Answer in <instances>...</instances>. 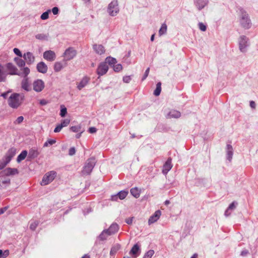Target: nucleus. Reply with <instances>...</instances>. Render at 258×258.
I'll use <instances>...</instances> for the list:
<instances>
[{
    "label": "nucleus",
    "instance_id": "nucleus-1",
    "mask_svg": "<svg viewBox=\"0 0 258 258\" xmlns=\"http://www.w3.org/2000/svg\"><path fill=\"white\" fill-rule=\"evenodd\" d=\"M24 99V94L16 93H13L8 100V104L11 107L16 109L21 105Z\"/></svg>",
    "mask_w": 258,
    "mask_h": 258
},
{
    "label": "nucleus",
    "instance_id": "nucleus-2",
    "mask_svg": "<svg viewBox=\"0 0 258 258\" xmlns=\"http://www.w3.org/2000/svg\"><path fill=\"white\" fill-rule=\"evenodd\" d=\"M240 11L241 13L240 23L241 26L245 29L250 28L251 26V23L248 15L242 9H241Z\"/></svg>",
    "mask_w": 258,
    "mask_h": 258
},
{
    "label": "nucleus",
    "instance_id": "nucleus-3",
    "mask_svg": "<svg viewBox=\"0 0 258 258\" xmlns=\"http://www.w3.org/2000/svg\"><path fill=\"white\" fill-rule=\"evenodd\" d=\"M96 162L95 158L93 157L87 160L82 170V174L83 175L90 174L94 168L96 164Z\"/></svg>",
    "mask_w": 258,
    "mask_h": 258
},
{
    "label": "nucleus",
    "instance_id": "nucleus-4",
    "mask_svg": "<svg viewBox=\"0 0 258 258\" xmlns=\"http://www.w3.org/2000/svg\"><path fill=\"white\" fill-rule=\"evenodd\" d=\"M119 12L118 2L116 0L112 1L107 8V12L111 16H115Z\"/></svg>",
    "mask_w": 258,
    "mask_h": 258
},
{
    "label": "nucleus",
    "instance_id": "nucleus-5",
    "mask_svg": "<svg viewBox=\"0 0 258 258\" xmlns=\"http://www.w3.org/2000/svg\"><path fill=\"white\" fill-rule=\"evenodd\" d=\"M56 173L55 171H51L46 173L42 179L41 182V185H46L52 182L56 176Z\"/></svg>",
    "mask_w": 258,
    "mask_h": 258
},
{
    "label": "nucleus",
    "instance_id": "nucleus-6",
    "mask_svg": "<svg viewBox=\"0 0 258 258\" xmlns=\"http://www.w3.org/2000/svg\"><path fill=\"white\" fill-rule=\"evenodd\" d=\"M238 44L240 51L245 52L246 51V47L249 45L248 38L244 35L240 36L239 38Z\"/></svg>",
    "mask_w": 258,
    "mask_h": 258
},
{
    "label": "nucleus",
    "instance_id": "nucleus-7",
    "mask_svg": "<svg viewBox=\"0 0 258 258\" xmlns=\"http://www.w3.org/2000/svg\"><path fill=\"white\" fill-rule=\"evenodd\" d=\"M77 50L72 47L67 48L63 53L64 59L67 61L73 59L77 55Z\"/></svg>",
    "mask_w": 258,
    "mask_h": 258
},
{
    "label": "nucleus",
    "instance_id": "nucleus-8",
    "mask_svg": "<svg viewBox=\"0 0 258 258\" xmlns=\"http://www.w3.org/2000/svg\"><path fill=\"white\" fill-rule=\"evenodd\" d=\"M108 70V66L106 62H101L97 69V74L99 76L105 75Z\"/></svg>",
    "mask_w": 258,
    "mask_h": 258
},
{
    "label": "nucleus",
    "instance_id": "nucleus-9",
    "mask_svg": "<svg viewBox=\"0 0 258 258\" xmlns=\"http://www.w3.org/2000/svg\"><path fill=\"white\" fill-rule=\"evenodd\" d=\"M33 90L37 92H41L44 88V83L40 79L35 80L33 83Z\"/></svg>",
    "mask_w": 258,
    "mask_h": 258
},
{
    "label": "nucleus",
    "instance_id": "nucleus-10",
    "mask_svg": "<svg viewBox=\"0 0 258 258\" xmlns=\"http://www.w3.org/2000/svg\"><path fill=\"white\" fill-rule=\"evenodd\" d=\"M6 69L8 71V75H18V69L11 62L7 63L6 65Z\"/></svg>",
    "mask_w": 258,
    "mask_h": 258
},
{
    "label": "nucleus",
    "instance_id": "nucleus-11",
    "mask_svg": "<svg viewBox=\"0 0 258 258\" xmlns=\"http://www.w3.org/2000/svg\"><path fill=\"white\" fill-rule=\"evenodd\" d=\"M194 3L197 9L201 11L208 5L209 0H194Z\"/></svg>",
    "mask_w": 258,
    "mask_h": 258
},
{
    "label": "nucleus",
    "instance_id": "nucleus-12",
    "mask_svg": "<svg viewBox=\"0 0 258 258\" xmlns=\"http://www.w3.org/2000/svg\"><path fill=\"white\" fill-rule=\"evenodd\" d=\"M19 171L17 168L8 167L6 168L1 172L2 175L12 176L18 174Z\"/></svg>",
    "mask_w": 258,
    "mask_h": 258
},
{
    "label": "nucleus",
    "instance_id": "nucleus-13",
    "mask_svg": "<svg viewBox=\"0 0 258 258\" xmlns=\"http://www.w3.org/2000/svg\"><path fill=\"white\" fill-rule=\"evenodd\" d=\"M24 59L25 62L29 65L33 63L35 60V57L30 52H27L23 55Z\"/></svg>",
    "mask_w": 258,
    "mask_h": 258
},
{
    "label": "nucleus",
    "instance_id": "nucleus-14",
    "mask_svg": "<svg viewBox=\"0 0 258 258\" xmlns=\"http://www.w3.org/2000/svg\"><path fill=\"white\" fill-rule=\"evenodd\" d=\"M43 57L44 59L52 61L54 60L56 58V55L54 51L52 50H47L43 53Z\"/></svg>",
    "mask_w": 258,
    "mask_h": 258
},
{
    "label": "nucleus",
    "instance_id": "nucleus-15",
    "mask_svg": "<svg viewBox=\"0 0 258 258\" xmlns=\"http://www.w3.org/2000/svg\"><path fill=\"white\" fill-rule=\"evenodd\" d=\"M161 212L160 210L156 211L153 215H152L149 219L148 224L151 225L156 222L160 218Z\"/></svg>",
    "mask_w": 258,
    "mask_h": 258
},
{
    "label": "nucleus",
    "instance_id": "nucleus-16",
    "mask_svg": "<svg viewBox=\"0 0 258 258\" xmlns=\"http://www.w3.org/2000/svg\"><path fill=\"white\" fill-rule=\"evenodd\" d=\"M237 205L238 203L235 201L231 203L225 212V216L226 217L229 216L231 215V212L236 209Z\"/></svg>",
    "mask_w": 258,
    "mask_h": 258
},
{
    "label": "nucleus",
    "instance_id": "nucleus-17",
    "mask_svg": "<svg viewBox=\"0 0 258 258\" xmlns=\"http://www.w3.org/2000/svg\"><path fill=\"white\" fill-rule=\"evenodd\" d=\"M172 165L171 164V159L168 158L163 165L162 173L164 174H166L171 169Z\"/></svg>",
    "mask_w": 258,
    "mask_h": 258
},
{
    "label": "nucleus",
    "instance_id": "nucleus-18",
    "mask_svg": "<svg viewBox=\"0 0 258 258\" xmlns=\"http://www.w3.org/2000/svg\"><path fill=\"white\" fill-rule=\"evenodd\" d=\"M16 154V149L15 148H11L8 151L5 156V158L10 162Z\"/></svg>",
    "mask_w": 258,
    "mask_h": 258
},
{
    "label": "nucleus",
    "instance_id": "nucleus-19",
    "mask_svg": "<svg viewBox=\"0 0 258 258\" xmlns=\"http://www.w3.org/2000/svg\"><path fill=\"white\" fill-rule=\"evenodd\" d=\"M7 76L8 73L5 70V67L0 64V82H6Z\"/></svg>",
    "mask_w": 258,
    "mask_h": 258
},
{
    "label": "nucleus",
    "instance_id": "nucleus-20",
    "mask_svg": "<svg viewBox=\"0 0 258 258\" xmlns=\"http://www.w3.org/2000/svg\"><path fill=\"white\" fill-rule=\"evenodd\" d=\"M36 68L38 72L42 74L46 73L48 69L47 65L43 61L39 62L37 64Z\"/></svg>",
    "mask_w": 258,
    "mask_h": 258
},
{
    "label": "nucleus",
    "instance_id": "nucleus-21",
    "mask_svg": "<svg viewBox=\"0 0 258 258\" xmlns=\"http://www.w3.org/2000/svg\"><path fill=\"white\" fill-rule=\"evenodd\" d=\"M90 78L88 77H84L81 81L78 83L77 88L78 90H81L84 88L89 82Z\"/></svg>",
    "mask_w": 258,
    "mask_h": 258
},
{
    "label": "nucleus",
    "instance_id": "nucleus-22",
    "mask_svg": "<svg viewBox=\"0 0 258 258\" xmlns=\"http://www.w3.org/2000/svg\"><path fill=\"white\" fill-rule=\"evenodd\" d=\"M181 113L179 111L176 110H172L169 112L166 115L167 118H178L180 117Z\"/></svg>",
    "mask_w": 258,
    "mask_h": 258
},
{
    "label": "nucleus",
    "instance_id": "nucleus-23",
    "mask_svg": "<svg viewBox=\"0 0 258 258\" xmlns=\"http://www.w3.org/2000/svg\"><path fill=\"white\" fill-rule=\"evenodd\" d=\"M233 155V149L232 146L230 144H227L226 146V156L227 159L231 161Z\"/></svg>",
    "mask_w": 258,
    "mask_h": 258
},
{
    "label": "nucleus",
    "instance_id": "nucleus-24",
    "mask_svg": "<svg viewBox=\"0 0 258 258\" xmlns=\"http://www.w3.org/2000/svg\"><path fill=\"white\" fill-rule=\"evenodd\" d=\"M119 229V226L116 223L112 224L108 229H106L108 232V235H112L118 231Z\"/></svg>",
    "mask_w": 258,
    "mask_h": 258
},
{
    "label": "nucleus",
    "instance_id": "nucleus-25",
    "mask_svg": "<svg viewBox=\"0 0 258 258\" xmlns=\"http://www.w3.org/2000/svg\"><path fill=\"white\" fill-rule=\"evenodd\" d=\"M93 48L95 52L98 54L101 55L105 52L104 47L101 44H94Z\"/></svg>",
    "mask_w": 258,
    "mask_h": 258
},
{
    "label": "nucleus",
    "instance_id": "nucleus-26",
    "mask_svg": "<svg viewBox=\"0 0 258 258\" xmlns=\"http://www.w3.org/2000/svg\"><path fill=\"white\" fill-rule=\"evenodd\" d=\"M21 87L26 91H29L31 90L29 83V78H23L21 82Z\"/></svg>",
    "mask_w": 258,
    "mask_h": 258
},
{
    "label": "nucleus",
    "instance_id": "nucleus-27",
    "mask_svg": "<svg viewBox=\"0 0 258 258\" xmlns=\"http://www.w3.org/2000/svg\"><path fill=\"white\" fill-rule=\"evenodd\" d=\"M21 71H22V72L19 73L18 76L23 77V78H28V75L30 73V69L27 67H25L21 69Z\"/></svg>",
    "mask_w": 258,
    "mask_h": 258
},
{
    "label": "nucleus",
    "instance_id": "nucleus-28",
    "mask_svg": "<svg viewBox=\"0 0 258 258\" xmlns=\"http://www.w3.org/2000/svg\"><path fill=\"white\" fill-rule=\"evenodd\" d=\"M27 154L28 152L26 150L23 151L17 157V161L18 163L20 162L21 161L25 159Z\"/></svg>",
    "mask_w": 258,
    "mask_h": 258
},
{
    "label": "nucleus",
    "instance_id": "nucleus-29",
    "mask_svg": "<svg viewBox=\"0 0 258 258\" xmlns=\"http://www.w3.org/2000/svg\"><path fill=\"white\" fill-rule=\"evenodd\" d=\"M38 155L37 151L32 149L29 152L28 158L30 159H34L37 157Z\"/></svg>",
    "mask_w": 258,
    "mask_h": 258
},
{
    "label": "nucleus",
    "instance_id": "nucleus-30",
    "mask_svg": "<svg viewBox=\"0 0 258 258\" xmlns=\"http://www.w3.org/2000/svg\"><path fill=\"white\" fill-rule=\"evenodd\" d=\"M109 235H108V232L106 229H105L102 231L100 234L98 236V238L100 240H105Z\"/></svg>",
    "mask_w": 258,
    "mask_h": 258
},
{
    "label": "nucleus",
    "instance_id": "nucleus-31",
    "mask_svg": "<svg viewBox=\"0 0 258 258\" xmlns=\"http://www.w3.org/2000/svg\"><path fill=\"white\" fill-rule=\"evenodd\" d=\"M116 62V59L115 58L111 56H108L105 58V61L104 62H106V64L108 63L109 65H113V66Z\"/></svg>",
    "mask_w": 258,
    "mask_h": 258
},
{
    "label": "nucleus",
    "instance_id": "nucleus-32",
    "mask_svg": "<svg viewBox=\"0 0 258 258\" xmlns=\"http://www.w3.org/2000/svg\"><path fill=\"white\" fill-rule=\"evenodd\" d=\"M14 61L19 67H24L25 66L26 62L21 58L15 57Z\"/></svg>",
    "mask_w": 258,
    "mask_h": 258
},
{
    "label": "nucleus",
    "instance_id": "nucleus-33",
    "mask_svg": "<svg viewBox=\"0 0 258 258\" xmlns=\"http://www.w3.org/2000/svg\"><path fill=\"white\" fill-rule=\"evenodd\" d=\"M167 30V26L165 23L162 24L161 28L159 30V35L162 36L166 33Z\"/></svg>",
    "mask_w": 258,
    "mask_h": 258
},
{
    "label": "nucleus",
    "instance_id": "nucleus-34",
    "mask_svg": "<svg viewBox=\"0 0 258 258\" xmlns=\"http://www.w3.org/2000/svg\"><path fill=\"white\" fill-rule=\"evenodd\" d=\"M161 91V83L158 82L156 84V88L154 91V95L156 96H158L160 94Z\"/></svg>",
    "mask_w": 258,
    "mask_h": 258
},
{
    "label": "nucleus",
    "instance_id": "nucleus-35",
    "mask_svg": "<svg viewBox=\"0 0 258 258\" xmlns=\"http://www.w3.org/2000/svg\"><path fill=\"white\" fill-rule=\"evenodd\" d=\"M130 192L132 195H133L136 198H138L140 197V192L137 187L131 188Z\"/></svg>",
    "mask_w": 258,
    "mask_h": 258
},
{
    "label": "nucleus",
    "instance_id": "nucleus-36",
    "mask_svg": "<svg viewBox=\"0 0 258 258\" xmlns=\"http://www.w3.org/2000/svg\"><path fill=\"white\" fill-rule=\"evenodd\" d=\"M140 250V246L138 243L135 244L130 251V254H136L139 250Z\"/></svg>",
    "mask_w": 258,
    "mask_h": 258
},
{
    "label": "nucleus",
    "instance_id": "nucleus-37",
    "mask_svg": "<svg viewBox=\"0 0 258 258\" xmlns=\"http://www.w3.org/2000/svg\"><path fill=\"white\" fill-rule=\"evenodd\" d=\"M63 68V66L60 62H56L54 63V70L55 72H59Z\"/></svg>",
    "mask_w": 258,
    "mask_h": 258
},
{
    "label": "nucleus",
    "instance_id": "nucleus-38",
    "mask_svg": "<svg viewBox=\"0 0 258 258\" xmlns=\"http://www.w3.org/2000/svg\"><path fill=\"white\" fill-rule=\"evenodd\" d=\"M128 194V191L127 190H121L119 191L117 195L120 200H123L125 198Z\"/></svg>",
    "mask_w": 258,
    "mask_h": 258
},
{
    "label": "nucleus",
    "instance_id": "nucleus-39",
    "mask_svg": "<svg viewBox=\"0 0 258 258\" xmlns=\"http://www.w3.org/2000/svg\"><path fill=\"white\" fill-rule=\"evenodd\" d=\"M48 34H38L35 35V38L37 39L41 40H47L48 38Z\"/></svg>",
    "mask_w": 258,
    "mask_h": 258
},
{
    "label": "nucleus",
    "instance_id": "nucleus-40",
    "mask_svg": "<svg viewBox=\"0 0 258 258\" xmlns=\"http://www.w3.org/2000/svg\"><path fill=\"white\" fill-rule=\"evenodd\" d=\"M70 130L74 133H78L79 132H81V131L83 130L82 128V126L80 125H78L77 126H72L70 127Z\"/></svg>",
    "mask_w": 258,
    "mask_h": 258
},
{
    "label": "nucleus",
    "instance_id": "nucleus-41",
    "mask_svg": "<svg viewBox=\"0 0 258 258\" xmlns=\"http://www.w3.org/2000/svg\"><path fill=\"white\" fill-rule=\"evenodd\" d=\"M154 253L155 252L154 250H149L145 253L143 258H152Z\"/></svg>",
    "mask_w": 258,
    "mask_h": 258
},
{
    "label": "nucleus",
    "instance_id": "nucleus-42",
    "mask_svg": "<svg viewBox=\"0 0 258 258\" xmlns=\"http://www.w3.org/2000/svg\"><path fill=\"white\" fill-rule=\"evenodd\" d=\"M39 224V221L35 220L32 222L30 225V228L32 230H35Z\"/></svg>",
    "mask_w": 258,
    "mask_h": 258
},
{
    "label": "nucleus",
    "instance_id": "nucleus-43",
    "mask_svg": "<svg viewBox=\"0 0 258 258\" xmlns=\"http://www.w3.org/2000/svg\"><path fill=\"white\" fill-rule=\"evenodd\" d=\"M50 12V10H48L47 11L44 12L42 13V14L41 15V19L42 20H46L49 17V13Z\"/></svg>",
    "mask_w": 258,
    "mask_h": 258
},
{
    "label": "nucleus",
    "instance_id": "nucleus-44",
    "mask_svg": "<svg viewBox=\"0 0 258 258\" xmlns=\"http://www.w3.org/2000/svg\"><path fill=\"white\" fill-rule=\"evenodd\" d=\"M9 163V162L6 160L5 158L0 161V169H4Z\"/></svg>",
    "mask_w": 258,
    "mask_h": 258
},
{
    "label": "nucleus",
    "instance_id": "nucleus-45",
    "mask_svg": "<svg viewBox=\"0 0 258 258\" xmlns=\"http://www.w3.org/2000/svg\"><path fill=\"white\" fill-rule=\"evenodd\" d=\"M113 70L116 72H119L122 69V65L120 63L114 64L113 66Z\"/></svg>",
    "mask_w": 258,
    "mask_h": 258
},
{
    "label": "nucleus",
    "instance_id": "nucleus-46",
    "mask_svg": "<svg viewBox=\"0 0 258 258\" xmlns=\"http://www.w3.org/2000/svg\"><path fill=\"white\" fill-rule=\"evenodd\" d=\"M11 183V180L10 178H4L2 180V184L3 185H5L6 187L8 185H9Z\"/></svg>",
    "mask_w": 258,
    "mask_h": 258
},
{
    "label": "nucleus",
    "instance_id": "nucleus-47",
    "mask_svg": "<svg viewBox=\"0 0 258 258\" xmlns=\"http://www.w3.org/2000/svg\"><path fill=\"white\" fill-rule=\"evenodd\" d=\"M70 122V120L69 119H64L62 120L60 124L63 127L67 126Z\"/></svg>",
    "mask_w": 258,
    "mask_h": 258
},
{
    "label": "nucleus",
    "instance_id": "nucleus-48",
    "mask_svg": "<svg viewBox=\"0 0 258 258\" xmlns=\"http://www.w3.org/2000/svg\"><path fill=\"white\" fill-rule=\"evenodd\" d=\"M199 28L202 31H205L207 29V26L203 23L200 22L198 24Z\"/></svg>",
    "mask_w": 258,
    "mask_h": 258
},
{
    "label": "nucleus",
    "instance_id": "nucleus-49",
    "mask_svg": "<svg viewBox=\"0 0 258 258\" xmlns=\"http://www.w3.org/2000/svg\"><path fill=\"white\" fill-rule=\"evenodd\" d=\"M67 113V109L66 107H62V106H61V109H60V115L61 116V117H64L66 115V114Z\"/></svg>",
    "mask_w": 258,
    "mask_h": 258
},
{
    "label": "nucleus",
    "instance_id": "nucleus-50",
    "mask_svg": "<svg viewBox=\"0 0 258 258\" xmlns=\"http://www.w3.org/2000/svg\"><path fill=\"white\" fill-rule=\"evenodd\" d=\"M13 51L17 55L19 56L20 57H22V53L18 48H15L13 49Z\"/></svg>",
    "mask_w": 258,
    "mask_h": 258
},
{
    "label": "nucleus",
    "instance_id": "nucleus-51",
    "mask_svg": "<svg viewBox=\"0 0 258 258\" xmlns=\"http://www.w3.org/2000/svg\"><path fill=\"white\" fill-rule=\"evenodd\" d=\"M24 120V117L22 116H20L18 117L17 119L14 121L15 124H20L23 122Z\"/></svg>",
    "mask_w": 258,
    "mask_h": 258
},
{
    "label": "nucleus",
    "instance_id": "nucleus-52",
    "mask_svg": "<svg viewBox=\"0 0 258 258\" xmlns=\"http://www.w3.org/2000/svg\"><path fill=\"white\" fill-rule=\"evenodd\" d=\"M149 71H150V68H148L145 71V72L142 77V81H144L145 80L147 77L149 75Z\"/></svg>",
    "mask_w": 258,
    "mask_h": 258
},
{
    "label": "nucleus",
    "instance_id": "nucleus-53",
    "mask_svg": "<svg viewBox=\"0 0 258 258\" xmlns=\"http://www.w3.org/2000/svg\"><path fill=\"white\" fill-rule=\"evenodd\" d=\"M131 79L132 78L131 76H124L123 78V81L125 83H128L131 81Z\"/></svg>",
    "mask_w": 258,
    "mask_h": 258
},
{
    "label": "nucleus",
    "instance_id": "nucleus-54",
    "mask_svg": "<svg viewBox=\"0 0 258 258\" xmlns=\"http://www.w3.org/2000/svg\"><path fill=\"white\" fill-rule=\"evenodd\" d=\"M62 127H63L60 124L57 125V126L55 127V128L54 130V133L59 132L61 130Z\"/></svg>",
    "mask_w": 258,
    "mask_h": 258
},
{
    "label": "nucleus",
    "instance_id": "nucleus-55",
    "mask_svg": "<svg viewBox=\"0 0 258 258\" xmlns=\"http://www.w3.org/2000/svg\"><path fill=\"white\" fill-rule=\"evenodd\" d=\"M76 153V149L75 147H71L69 151V154L70 156L74 155Z\"/></svg>",
    "mask_w": 258,
    "mask_h": 258
},
{
    "label": "nucleus",
    "instance_id": "nucleus-56",
    "mask_svg": "<svg viewBox=\"0 0 258 258\" xmlns=\"http://www.w3.org/2000/svg\"><path fill=\"white\" fill-rule=\"evenodd\" d=\"M58 12H59V9L57 7H53L52 9V13L53 14V15H57L58 14Z\"/></svg>",
    "mask_w": 258,
    "mask_h": 258
},
{
    "label": "nucleus",
    "instance_id": "nucleus-57",
    "mask_svg": "<svg viewBox=\"0 0 258 258\" xmlns=\"http://www.w3.org/2000/svg\"><path fill=\"white\" fill-rule=\"evenodd\" d=\"M11 92V90L8 91L7 92L2 93L1 96H2L4 98L6 99L8 97V94Z\"/></svg>",
    "mask_w": 258,
    "mask_h": 258
},
{
    "label": "nucleus",
    "instance_id": "nucleus-58",
    "mask_svg": "<svg viewBox=\"0 0 258 258\" xmlns=\"http://www.w3.org/2000/svg\"><path fill=\"white\" fill-rule=\"evenodd\" d=\"M9 208L8 206H6L0 209V215L4 214Z\"/></svg>",
    "mask_w": 258,
    "mask_h": 258
},
{
    "label": "nucleus",
    "instance_id": "nucleus-59",
    "mask_svg": "<svg viewBox=\"0 0 258 258\" xmlns=\"http://www.w3.org/2000/svg\"><path fill=\"white\" fill-rule=\"evenodd\" d=\"M48 103V101L45 99H41L40 100L39 103L41 105H45Z\"/></svg>",
    "mask_w": 258,
    "mask_h": 258
},
{
    "label": "nucleus",
    "instance_id": "nucleus-60",
    "mask_svg": "<svg viewBox=\"0 0 258 258\" xmlns=\"http://www.w3.org/2000/svg\"><path fill=\"white\" fill-rule=\"evenodd\" d=\"M248 253V251L246 249L243 250L240 253L241 256H246Z\"/></svg>",
    "mask_w": 258,
    "mask_h": 258
},
{
    "label": "nucleus",
    "instance_id": "nucleus-61",
    "mask_svg": "<svg viewBox=\"0 0 258 258\" xmlns=\"http://www.w3.org/2000/svg\"><path fill=\"white\" fill-rule=\"evenodd\" d=\"M250 106L252 109H255L256 107V104L254 101H250Z\"/></svg>",
    "mask_w": 258,
    "mask_h": 258
},
{
    "label": "nucleus",
    "instance_id": "nucleus-62",
    "mask_svg": "<svg viewBox=\"0 0 258 258\" xmlns=\"http://www.w3.org/2000/svg\"><path fill=\"white\" fill-rule=\"evenodd\" d=\"M133 218H134V217H131V218H129L128 219H126L125 220V222L127 224H131L132 223V222H133Z\"/></svg>",
    "mask_w": 258,
    "mask_h": 258
},
{
    "label": "nucleus",
    "instance_id": "nucleus-63",
    "mask_svg": "<svg viewBox=\"0 0 258 258\" xmlns=\"http://www.w3.org/2000/svg\"><path fill=\"white\" fill-rule=\"evenodd\" d=\"M119 199L118 195H115L111 196V200L112 201H116Z\"/></svg>",
    "mask_w": 258,
    "mask_h": 258
},
{
    "label": "nucleus",
    "instance_id": "nucleus-64",
    "mask_svg": "<svg viewBox=\"0 0 258 258\" xmlns=\"http://www.w3.org/2000/svg\"><path fill=\"white\" fill-rule=\"evenodd\" d=\"M47 141L49 145H52L56 143L55 140L50 139L48 140Z\"/></svg>",
    "mask_w": 258,
    "mask_h": 258
}]
</instances>
